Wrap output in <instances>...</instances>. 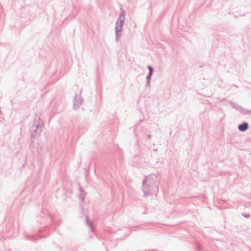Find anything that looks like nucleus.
Wrapping results in <instances>:
<instances>
[{
	"label": "nucleus",
	"mask_w": 251,
	"mask_h": 251,
	"mask_svg": "<svg viewBox=\"0 0 251 251\" xmlns=\"http://www.w3.org/2000/svg\"><path fill=\"white\" fill-rule=\"evenodd\" d=\"M148 68H149V70H150V73L151 74H152V68H151V66H149V67H148Z\"/></svg>",
	"instance_id": "2"
},
{
	"label": "nucleus",
	"mask_w": 251,
	"mask_h": 251,
	"mask_svg": "<svg viewBox=\"0 0 251 251\" xmlns=\"http://www.w3.org/2000/svg\"><path fill=\"white\" fill-rule=\"evenodd\" d=\"M248 125L247 123H244L243 124H241L239 126L238 128L240 131H244L248 128Z\"/></svg>",
	"instance_id": "1"
}]
</instances>
